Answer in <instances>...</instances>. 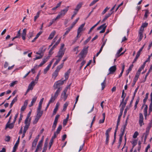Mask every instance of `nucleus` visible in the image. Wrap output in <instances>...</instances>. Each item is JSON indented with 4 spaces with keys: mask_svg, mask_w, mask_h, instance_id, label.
Returning a JSON list of instances; mask_svg holds the SVG:
<instances>
[{
    "mask_svg": "<svg viewBox=\"0 0 152 152\" xmlns=\"http://www.w3.org/2000/svg\"><path fill=\"white\" fill-rule=\"evenodd\" d=\"M106 28V24L104 23L98 27L97 28V30H99L102 28V30L101 31L99 32V33H103L105 32Z\"/></svg>",
    "mask_w": 152,
    "mask_h": 152,
    "instance_id": "423d86ee",
    "label": "nucleus"
},
{
    "mask_svg": "<svg viewBox=\"0 0 152 152\" xmlns=\"http://www.w3.org/2000/svg\"><path fill=\"white\" fill-rule=\"evenodd\" d=\"M62 128V126L61 125H59L57 128L56 131L55 132L58 134H59L60 133V131H61Z\"/></svg>",
    "mask_w": 152,
    "mask_h": 152,
    "instance_id": "58836bf2",
    "label": "nucleus"
},
{
    "mask_svg": "<svg viewBox=\"0 0 152 152\" xmlns=\"http://www.w3.org/2000/svg\"><path fill=\"white\" fill-rule=\"evenodd\" d=\"M129 119L128 117H127L126 118V119L125 121V124L124 125H123L122 127L123 128H124V129H126V127L127 125L128 124V120Z\"/></svg>",
    "mask_w": 152,
    "mask_h": 152,
    "instance_id": "de8ad7c7",
    "label": "nucleus"
},
{
    "mask_svg": "<svg viewBox=\"0 0 152 152\" xmlns=\"http://www.w3.org/2000/svg\"><path fill=\"white\" fill-rule=\"evenodd\" d=\"M26 34V29H24L23 31V32L22 34V37L23 40H24L26 39L25 36Z\"/></svg>",
    "mask_w": 152,
    "mask_h": 152,
    "instance_id": "a211bd4d",
    "label": "nucleus"
},
{
    "mask_svg": "<svg viewBox=\"0 0 152 152\" xmlns=\"http://www.w3.org/2000/svg\"><path fill=\"white\" fill-rule=\"evenodd\" d=\"M148 25V23H147L145 22L144 23H143L141 26L140 30L143 31L144 28L146 27Z\"/></svg>",
    "mask_w": 152,
    "mask_h": 152,
    "instance_id": "a878e982",
    "label": "nucleus"
},
{
    "mask_svg": "<svg viewBox=\"0 0 152 152\" xmlns=\"http://www.w3.org/2000/svg\"><path fill=\"white\" fill-rule=\"evenodd\" d=\"M126 129H124V128L122 127L121 129V133L119 135V136L123 137Z\"/></svg>",
    "mask_w": 152,
    "mask_h": 152,
    "instance_id": "c9c22d12",
    "label": "nucleus"
},
{
    "mask_svg": "<svg viewBox=\"0 0 152 152\" xmlns=\"http://www.w3.org/2000/svg\"><path fill=\"white\" fill-rule=\"evenodd\" d=\"M40 13V11H38V12H37L36 15L34 16V21H36L37 19L39 17V15Z\"/></svg>",
    "mask_w": 152,
    "mask_h": 152,
    "instance_id": "a18cd8bd",
    "label": "nucleus"
},
{
    "mask_svg": "<svg viewBox=\"0 0 152 152\" xmlns=\"http://www.w3.org/2000/svg\"><path fill=\"white\" fill-rule=\"evenodd\" d=\"M69 7H67L66 8L61 10L59 13L57 17L59 19L61 17H63L66 13L69 10Z\"/></svg>",
    "mask_w": 152,
    "mask_h": 152,
    "instance_id": "f03ea898",
    "label": "nucleus"
},
{
    "mask_svg": "<svg viewBox=\"0 0 152 152\" xmlns=\"http://www.w3.org/2000/svg\"><path fill=\"white\" fill-rule=\"evenodd\" d=\"M62 2L60 1L59 3L57 4L56 6L52 9V10H56L60 6Z\"/></svg>",
    "mask_w": 152,
    "mask_h": 152,
    "instance_id": "ea45409f",
    "label": "nucleus"
},
{
    "mask_svg": "<svg viewBox=\"0 0 152 152\" xmlns=\"http://www.w3.org/2000/svg\"><path fill=\"white\" fill-rule=\"evenodd\" d=\"M85 25V23L82 24L78 28L77 31L78 32V34H80L81 32Z\"/></svg>",
    "mask_w": 152,
    "mask_h": 152,
    "instance_id": "bb28decb",
    "label": "nucleus"
},
{
    "mask_svg": "<svg viewBox=\"0 0 152 152\" xmlns=\"http://www.w3.org/2000/svg\"><path fill=\"white\" fill-rule=\"evenodd\" d=\"M17 100V96H16L12 101L10 105V108H11L13 106V104Z\"/></svg>",
    "mask_w": 152,
    "mask_h": 152,
    "instance_id": "cd10ccee",
    "label": "nucleus"
},
{
    "mask_svg": "<svg viewBox=\"0 0 152 152\" xmlns=\"http://www.w3.org/2000/svg\"><path fill=\"white\" fill-rule=\"evenodd\" d=\"M111 129L112 128H109L106 131L105 135H109V133L110 132Z\"/></svg>",
    "mask_w": 152,
    "mask_h": 152,
    "instance_id": "e2e57ef3",
    "label": "nucleus"
},
{
    "mask_svg": "<svg viewBox=\"0 0 152 152\" xmlns=\"http://www.w3.org/2000/svg\"><path fill=\"white\" fill-rule=\"evenodd\" d=\"M34 81H32L28 85V88L31 90L33 89L34 86L35 85Z\"/></svg>",
    "mask_w": 152,
    "mask_h": 152,
    "instance_id": "f3484780",
    "label": "nucleus"
},
{
    "mask_svg": "<svg viewBox=\"0 0 152 152\" xmlns=\"http://www.w3.org/2000/svg\"><path fill=\"white\" fill-rule=\"evenodd\" d=\"M106 137V139L105 140V144L107 145L108 144V141L109 140V135H105Z\"/></svg>",
    "mask_w": 152,
    "mask_h": 152,
    "instance_id": "79ce46f5",
    "label": "nucleus"
},
{
    "mask_svg": "<svg viewBox=\"0 0 152 152\" xmlns=\"http://www.w3.org/2000/svg\"><path fill=\"white\" fill-rule=\"evenodd\" d=\"M64 63L63 62L60 65H59L58 66H57L56 69V70L58 71V72H59L61 69L63 67L64 64Z\"/></svg>",
    "mask_w": 152,
    "mask_h": 152,
    "instance_id": "72a5a7b5",
    "label": "nucleus"
},
{
    "mask_svg": "<svg viewBox=\"0 0 152 152\" xmlns=\"http://www.w3.org/2000/svg\"><path fill=\"white\" fill-rule=\"evenodd\" d=\"M43 47L42 48H40L39 50L36 53V54L39 55H42L43 54H44V53L46 49V48H45L44 50H43Z\"/></svg>",
    "mask_w": 152,
    "mask_h": 152,
    "instance_id": "ddd939ff",
    "label": "nucleus"
},
{
    "mask_svg": "<svg viewBox=\"0 0 152 152\" xmlns=\"http://www.w3.org/2000/svg\"><path fill=\"white\" fill-rule=\"evenodd\" d=\"M106 78H105L103 82L101 83V85L102 86V90H103L105 87V84H106Z\"/></svg>",
    "mask_w": 152,
    "mask_h": 152,
    "instance_id": "e433bc0d",
    "label": "nucleus"
},
{
    "mask_svg": "<svg viewBox=\"0 0 152 152\" xmlns=\"http://www.w3.org/2000/svg\"><path fill=\"white\" fill-rule=\"evenodd\" d=\"M71 69H69L65 73L64 77L65 80H67L69 78V75L70 73Z\"/></svg>",
    "mask_w": 152,
    "mask_h": 152,
    "instance_id": "dca6fc26",
    "label": "nucleus"
},
{
    "mask_svg": "<svg viewBox=\"0 0 152 152\" xmlns=\"http://www.w3.org/2000/svg\"><path fill=\"white\" fill-rule=\"evenodd\" d=\"M91 37H89L84 42V44L85 45L91 39Z\"/></svg>",
    "mask_w": 152,
    "mask_h": 152,
    "instance_id": "69168bd1",
    "label": "nucleus"
},
{
    "mask_svg": "<svg viewBox=\"0 0 152 152\" xmlns=\"http://www.w3.org/2000/svg\"><path fill=\"white\" fill-rule=\"evenodd\" d=\"M50 67H49V66H47V67L44 69V74H46L48 71Z\"/></svg>",
    "mask_w": 152,
    "mask_h": 152,
    "instance_id": "864d4df0",
    "label": "nucleus"
},
{
    "mask_svg": "<svg viewBox=\"0 0 152 152\" xmlns=\"http://www.w3.org/2000/svg\"><path fill=\"white\" fill-rule=\"evenodd\" d=\"M18 82L17 81H15L11 83L10 84V86L11 87H13L14 85L16 84Z\"/></svg>",
    "mask_w": 152,
    "mask_h": 152,
    "instance_id": "6e6d98bb",
    "label": "nucleus"
},
{
    "mask_svg": "<svg viewBox=\"0 0 152 152\" xmlns=\"http://www.w3.org/2000/svg\"><path fill=\"white\" fill-rule=\"evenodd\" d=\"M33 36V32L32 31L30 32L28 35V38L30 39Z\"/></svg>",
    "mask_w": 152,
    "mask_h": 152,
    "instance_id": "09e8293b",
    "label": "nucleus"
},
{
    "mask_svg": "<svg viewBox=\"0 0 152 152\" xmlns=\"http://www.w3.org/2000/svg\"><path fill=\"white\" fill-rule=\"evenodd\" d=\"M123 48H121L117 51V53L115 55V57L116 58H117L120 56V53L123 50Z\"/></svg>",
    "mask_w": 152,
    "mask_h": 152,
    "instance_id": "7c9ffc66",
    "label": "nucleus"
},
{
    "mask_svg": "<svg viewBox=\"0 0 152 152\" xmlns=\"http://www.w3.org/2000/svg\"><path fill=\"white\" fill-rule=\"evenodd\" d=\"M129 96H127L125 100V102H124V101L123 102L122 104H123V105H124V106H126V104L127 101L129 99Z\"/></svg>",
    "mask_w": 152,
    "mask_h": 152,
    "instance_id": "3c124183",
    "label": "nucleus"
},
{
    "mask_svg": "<svg viewBox=\"0 0 152 152\" xmlns=\"http://www.w3.org/2000/svg\"><path fill=\"white\" fill-rule=\"evenodd\" d=\"M69 102H66L64 105L63 108L62 110L63 111H65L67 108V107L68 106Z\"/></svg>",
    "mask_w": 152,
    "mask_h": 152,
    "instance_id": "f704fd0d",
    "label": "nucleus"
},
{
    "mask_svg": "<svg viewBox=\"0 0 152 152\" xmlns=\"http://www.w3.org/2000/svg\"><path fill=\"white\" fill-rule=\"evenodd\" d=\"M143 32V31H142L141 30H140V31L139 32V38L138 40V42H140V41L142 39V37H143V35H142V33Z\"/></svg>",
    "mask_w": 152,
    "mask_h": 152,
    "instance_id": "aec40b11",
    "label": "nucleus"
},
{
    "mask_svg": "<svg viewBox=\"0 0 152 152\" xmlns=\"http://www.w3.org/2000/svg\"><path fill=\"white\" fill-rule=\"evenodd\" d=\"M43 55H44V54H43L42 55H39V56H35L36 58H34L33 59L34 61H35L37 59H41L43 57Z\"/></svg>",
    "mask_w": 152,
    "mask_h": 152,
    "instance_id": "a19ab883",
    "label": "nucleus"
},
{
    "mask_svg": "<svg viewBox=\"0 0 152 152\" xmlns=\"http://www.w3.org/2000/svg\"><path fill=\"white\" fill-rule=\"evenodd\" d=\"M37 99V97L36 96H34L32 99V100L31 101V103H33V104H34L35 102L36 101Z\"/></svg>",
    "mask_w": 152,
    "mask_h": 152,
    "instance_id": "680f3d73",
    "label": "nucleus"
},
{
    "mask_svg": "<svg viewBox=\"0 0 152 152\" xmlns=\"http://www.w3.org/2000/svg\"><path fill=\"white\" fill-rule=\"evenodd\" d=\"M59 105V104L58 103H57L56 104L55 107L53 111V115H54L56 114V112L58 110Z\"/></svg>",
    "mask_w": 152,
    "mask_h": 152,
    "instance_id": "4be33fe9",
    "label": "nucleus"
},
{
    "mask_svg": "<svg viewBox=\"0 0 152 152\" xmlns=\"http://www.w3.org/2000/svg\"><path fill=\"white\" fill-rule=\"evenodd\" d=\"M137 140H134L132 142L133 148H134L135 146L137 144Z\"/></svg>",
    "mask_w": 152,
    "mask_h": 152,
    "instance_id": "49530a36",
    "label": "nucleus"
},
{
    "mask_svg": "<svg viewBox=\"0 0 152 152\" xmlns=\"http://www.w3.org/2000/svg\"><path fill=\"white\" fill-rule=\"evenodd\" d=\"M58 134L57 133H56V132H55L54 133L52 137V138L51 140H53V139H54L56 137L57 135Z\"/></svg>",
    "mask_w": 152,
    "mask_h": 152,
    "instance_id": "338daca9",
    "label": "nucleus"
},
{
    "mask_svg": "<svg viewBox=\"0 0 152 152\" xmlns=\"http://www.w3.org/2000/svg\"><path fill=\"white\" fill-rule=\"evenodd\" d=\"M43 113V111L37 110V114L36 116L40 118L42 116Z\"/></svg>",
    "mask_w": 152,
    "mask_h": 152,
    "instance_id": "5701e85b",
    "label": "nucleus"
},
{
    "mask_svg": "<svg viewBox=\"0 0 152 152\" xmlns=\"http://www.w3.org/2000/svg\"><path fill=\"white\" fill-rule=\"evenodd\" d=\"M61 40V38H60L56 42L55 44L53 45V46L50 49L49 54V55H51L53 53V50H54V48L56 47V46L59 43Z\"/></svg>",
    "mask_w": 152,
    "mask_h": 152,
    "instance_id": "20e7f679",
    "label": "nucleus"
},
{
    "mask_svg": "<svg viewBox=\"0 0 152 152\" xmlns=\"http://www.w3.org/2000/svg\"><path fill=\"white\" fill-rule=\"evenodd\" d=\"M70 85L66 87L62 93L61 96L63 97L64 101H65L67 98V95H66V94L68 88L70 87Z\"/></svg>",
    "mask_w": 152,
    "mask_h": 152,
    "instance_id": "39448f33",
    "label": "nucleus"
},
{
    "mask_svg": "<svg viewBox=\"0 0 152 152\" xmlns=\"http://www.w3.org/2000/svg\"><path fill=\"white\" fill-rule=\"evenodd\" d=\"M97 1L96 0H94L89 4L90 6H91L95 4Z\"/></svg>",
    "mask_w": 152,
    "mask_h": 152,
    "instance_id": "774afa93",
    "label": "nucleus"
},
{
    "mask_svg": "<svg viewBox=\"0 0 152 152\" xmlns=\"http://www.w3.org/2000/svg\"><path fill=\"white\" fill-rule=\"evenodd\" d=\"M56 98V97H55L54 96H53L52 94V96L51 97L49 102L50 103L53 102Z\"/></svg>",
    "mask_w": 152,
    "mask_h": 152,
    "instance_id": "c03bdc74",
    "label": "nucleus"
},
{
    "mask_svg": "<svg viewBox=\"0 0 152 152\" xmlns=\"http://www.w3.org/2000/svg\"><path fill=\"white\" fill-rule=\"evenodd\" d=\"M61 60V59H60V58H58V59L54 63L53 66L54 67L56 65H57L59 63V62Z\"/></svg>",
    "mask_w": 152,
    "mask_h": 152,
    "instance_id": "0e129e2a",
    "label": "nucleus"
},
{
    "mask_svg": "<svg viewBox=\"0 0 152 152\" xmlns=\"http://www.w3.org/2000/svg\"><path fill=\"white\" fill-rule=\"evenodd\" d=\"M14 123L13 122L10 124V123H7L5 127V129H6L7 128H9L10 129H12L14 127Z\"/></svg>",
    "mask_w": 152,
    "mask_h": 152,
    "instance_id": "9b49d317",
    "label": "nucleus"
},
{
    "mask_svg": "<svg viewBox=\"0 0 152 152\" xmlns=\"http://www.w3.org/2000/svg\"><path fill=\"white\" fill-rule=\"evenodd\" d=\"M126 94L125 93L124 90H123L122 91V95L121 96V98H122V101L120 104V106H121V105L122 104L123 102L124 101V99L126 96Z\"/></svg>",
    "mask_w": 152,
    "mask_h": 152,
    "instance_id": "2eb2a0df",
    "label": "nucleus"
},
{
    "mask_svg": "<svg viewBox=\"0 0 152 152\" xmlns=\"http://www.w3.org/2000/svg\"><path fill=\"white\" fill-rule=\"evenodd\" d=\"M148 108V105H145V107L144 108V115L145 116V119H146V117L147 115V109Z\"/></svg>",
    "mask_w": 152,
    "mask_h": 152,
    "instance_id": "6ab92c4d",
    "label": "nucleus"
},
{
    "mask_svg": "<svg viewBox=\"0 0 152 152\" xmlns=\"http://www.w3.org/2000/svg\"><path fill=\"white\" fill-rule=\"evenodd\" d=\"M88 46L85 47L80 53L79 55L82 58H84L85 57L86 55L88 53Z\"/></svg>",
    "mask_w": 152,
    "mask_h": 152,
    "instance_id": "7ed1b4c3",
    "label": "nucleus"
},
{
    "mask_svg": "<svg viewBox=\"0 0 152 152\" xmlns=\"http://www.w3.org/2000/svg\"><path fill=\"white\" fill-rule=\"evenodd\" d=\"M58 72L55 70L52 74L53 77L55 79L58 75Z\"/></svg>",
    "mask_w": 152,
    "mask_h": 152,
    "instance_id": "c756f323",
    "label": "nucleus"
},
{
    "mask_svg": "<svg viewBox=\"0 0 152 152\" xmlns=\"http://www.w3.org/2000/svg\"><path fill=\"white\" fill-rule=\"evenodd\" d=\"M56 33V31H53L51 32V33L50 34L49 37L48 38V39H52L53 37H54L55 34Z\"/></svg>",
    "mask_w": 152,
    "mask_h": 152,
    "instance_id": "393cba45",
    "label": "nucleus"
},
{
    "mask_svg": "<svg viewBox=\"0 0 152 152\" xmlns=\"http://www.w3.org/2000/svg\"><path fill=\"white\" fill-rule=\"evenodd\" d=\"M102 116L103 117V119L102 120H100L99 121V123L101 124L103 123L104 122L105 118V114L103 113L102 114Z\"/></svg>",
    "mask_w": 152,
    "mask_h": 152,
    "instance_id": "37998d69",
    "label": "nucleus"
},
{
    "mask_svg": "<svg viewBox=\"0 0 152 152\" xmlns=\"http://www.w3.org/2000/svg\"><path fill=\"white\" fill-rule=\"evenodd\" d=\"M138 76H137V75H136L134 77V80H133V81L132 83V86H134L136 81L138 80Z\"/></svg>",
    "mask_w": 152,
    "mask_h": 152,
    "instance_id": "473e14b6",
    "label": "nucleus"
},
{
    "mask_svg": "<svg viewBox=\"0 0 152 152\" xmlns=\"http://www.w3.org/2000/svg\"><path fill=\"white\" fill-rule=\"evenodd\" d=\"M110 9V8L108 7H106V8L102 12V15H104V14L106 12Z\"/></svg>",
    "mask_w": 152,
    "mask_h": 152,
    "instance_id": "13d9d810",
    "label": "nucleus"
},
{
    "mask_svg": "<svg viewBox=\"0 0 152 152\" xmlns=\"http://www.w3.org/2000/svg\"><path fill=\"white\" fill-rule=\"evenodd\" d=\"M82 5V3H79L76 6V8L74 10L78 12L79 10L81 7Z\"/></svg>",
    "mask_w": 152,
    "mask_h": 152,
    "instance_id": "412c9836",
    "label": "nucleus"
},
{
    "mask_svg": "<svg viewBox=\"0 0 152 152\" xmlns=\"http://www.w3.org/2000/svg\"><path fill=\"white\" fill-rule=\"evenodd\" d=\"M116 70V66L115 65H114L111 66L109 69V73L108 75L110 74H113Z\"/></svg>",
    "mask_w": 152,
    "mask_h": 152,
    "instance_id": "0eeeda50",
    "label": "nucleus"
},
{
    "mask_svg": "<svg viewBox=\"0 0 152 152\" xmlns=\"http://www.w3.org/2000/svg\"><path fill=\"white\" fill-rule=\"evenodd\" d=\"M121 107L120 109V113L123 114V110L125 106L123 104H121Z\"/></svg>",
    "mask_w": 152,
    "mask_h": 152,
    "instance_id": "4d7b16f0",
    "label": "nucleus"
},
{
    "mask_svg": "<svg viewBox=\"0 0 152 152\" xmlns=\"http://www.w3.org/2000/svg\"><path fill=\"white\" fill-rule=\"evenodd\" d=\"M66 80H58L55 83L53 86L54 89L55 90H56L58 88H62L61 86L64 84V81Z\"/></svg>",
    "mask_w": 152,
    "mask_h": 152,
    "instance_id": "f257e3e1",
    "label": "nucleus"
},
{
    "mask_svg": "<svg viewBox=\"0 0 152 152\" xmlns=\"http://www.w3.org/2000/svg\"><path fill=\"white\" fill-rule=\"evenodd\" d=\"M143 117L142 114V113H140L139 114V123L140 126H142V124H144L143 123Z\"/></svg>",
    "mask_w": 152,
    "mask_h": 152,
    "instance_id": "6e6552de",
    "label": "nucleus"
},
{
    "mask_svg": "<svg viewBox=\"0 0 152 152\" xmlns=\"http://www.w3.org/2000/svg\"><path fill=\"white\" fill-rule=\"evenodd\" d=\"M20 139V137L19 136L17 140V141L15 144L14 146L13 149V150L12 151V152H15L16 150V148H17L18 145L19 143Z\"/></svg>",
    "mask_w": 152,
    "mask_h": 152,
    "instance_id": "f8f14e48",
    "label": "nucleus"
},
{
    "mask_svg": "<svg viewBox=\"0 0 152 152\" xmlns=\"http://www.w3.org/2000/svg\"><path fill=\"white\" fill-rule=\"evenodd\" d=\"M65 52V50H59L58 53V55L56 57H58V58H60V59H61V58L63 57V56L64 55Z\"/></svg>",
    "mask_w": 152,
    "mask_h": 152,
    "instance_id": "1a4fd4ad",
    "label": "nucleus"
},
{
    "mask_svg": "<svg viewBox=\"0 0 152 152\" xmlns=\"http://www.w3.org/2000/svg\"><path fill=\"white\" fill-rule=\"evenodd\" d=\"M149 130H147V129L145 133L144 134L145 135V137H144V141L145 142L146 141V140L147 139L148 135L149 134Z\"/></svg>",
    "mask_w": 152,
    "mask_h": 152,
    "instance_id": "4c0bfd02",
    "label": "nucleus"
},
{
    "mask_svg": "<svg viewBox=\"0 0 152 152\" xmlns=\"http://www.w3.org/2000/svg\"><path fill=\"white\" fill-rule=\"evenodd\" d=\"M28 104V101L26 100L25 101L23 106L21 107L20 109L21 112L24 111L26 109Z\"/></svg>",
    "mask_w": 152,
    "mask_h": 152,
    "instance_id": "9d476101",
    "label": "nucleus"
},
{
    "mask_svg": "<svg viewBox=\"0 0 152 152\" xmlns=\"http://www.w3.org/2000/svg\"><path fill=\"white\" fill-rule=\"evenodd\" d=\"M148 93H146L145 95V98L143 100V102L144 103V104L145 103L146 100H147V99H148Z\"/></svg>",
    "mask_w": 152,
    "mask_h": 152,
    "instance_id": "5fc2aeb1",
    "label": "nucleus"
},
{
    "mask_svg": "<svg viewBox=\"0 0 152 152\" xmlns=\"http://www.w3.org/2000/svg\"><path fill=\"white\" fill-rule=\"evenodd\" d=\"M139 133L137 131H136L134 132L133 136V137L134 138H136L137 136L138 135Z\"/></svg>",
    "mask_w": 152,
    "mask_h": 152,
    "instance_id": "bf43d9fd",
    "label": "nucleus"
},
{
    "mask_svg": "<svg viewBox=\"0 0 152 152\" xmlns=\"http://www.w3.org/2000/svg\"><path fill=\"white\" fill-rule=\"evenodd\" d=\"M73 26H71V27H69L66 29V31L64 33V34L63 35V36H65L69 32V31L71 30V29L72 28Z\"/></svg>",
    "mask_w": 152,
    "mask_h": 152,
    "instance_id": "c85d7f7f",
    "label": "nucleus"
},
{
    "mask_svg": "<svg viewBox=\"0 0 152 152\" xmlns=\"http://www.w3.org/2000/svg\"><path fill=\"white\" fill-rule=\"evenodd\" d=\"M56 89L57 90L55 94L54 95V97H55L57 98L59 94L61 91L62 89V88H58Z\"/></svg>",
    "mask_w": 152,
    "mask_h": 152,
    "instance_id": "4468645a",
    "label": "nucleus"
},
{
    "mask_svg": "<svg viewBox=\"0 0 152 152\" xmlns=\"http://www.w3.org/2000/svg\"><path fill=\"white\" fill-rule=\"evenodd\" d=\"M31 120V118H26L25 121V125H30Z\"/></svg>",
    "mask_w": 152,
    "mask_h": 152,
    "instance_id": "b1692460",
    "label": "nucleus"
},
{
    "mask_svg": "<svg viewBox=\"0 0 152 152\" xmlns=\"http://www.w3.org/2000/svg\"><path fill=\"white\" fill-rule=\"evenodd\" d=\"M39 118H39L36 116V117H35L34 120L33 121V124H36L37 122L38 121Z\"/></svg>",
    "mask_w": 152,
    "mask_h": 152,
    "instance_id": "8fccbe9b",
    "label": "nucleus"
},
{
    "mask_svg": "<svg viewBox=\"0 0 152 152\" xmlns=\"http://www.w3.org/2000/svg\"><path fill=\"white\" fill-rule=\"evenodd\" d=\"M112 15L111 12H109L107 14L104 16V19H103L102 22L104 21L108 17H109Z\"/></svg>",
    "mask_w": 152,
    "mask_h": 152,
    "instance_id": "2f4dec72",
    "label": "nucleus"
},
{
    "mask_svg": "<svg viewBox=\"0 0 152 152\" xmlns=\"http://www.w3.org/2000/svg\"><path fill=\"white\" fill-rule=\"evenodd\" d=\"M79 97V95H78L77 96V97H76V99H75V104L74 105V107H73V109L72 110L74 109L75 108V107L76 104H77V101H78V99Z\"/></svg>",
    "mask_w": 152,
    "mask_h": 152,
    "instance_id": "603ef678",
    "label": "nucleus"
},
{
    "mask_svg": "<svg viewBox=\"0 0 152 152\" xmlns=\"http://www.w3.org/2000/svg\"><path fill=\"white\" fill-rule=\"evenodd\" d=\"M20 29L18 32V33L16 36H15L17 38H19L20 37Z\"/></svg>",
    "mask_w": 152,
    "mask_h": 152,
    "instance_id": "052dcab7",
    "label": "nucleus"
}]
</instances>
